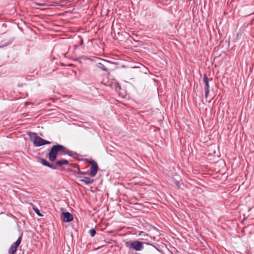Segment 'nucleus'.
Returning a JSON list of instances; mask_svg holds the SVG:
<instances>
[{
	"label": "nucleus",
	"mask_w": 254,
	"mask_h": 254,
	"mask_svg": "<svg viewBox=\"0 0 254 254\" xmlns=\"http://www.w3.org/2000/svg\"><path fill=\"white\" fill-rule=\"evenodd\" d=\"M65 150V147L62 145L57 144L53 146L48 155L49 160L51 162L55 161L58 155H64Z\"/></svg>",
	"instance_id": "nucleus-1"
},
{
	"label": "nucleus",
	"mask_w": 254,
	"mask_h": 254,
	"mask_svg": "<svg viewBox=\"0 0 254 254\" xmlns=\"http://www.w3.org/2000/svg\"><path fill=\"white\" fill-rule=\"evenodd\" d=\"M30 136H33L34 137L33 143L35 146L39 147L46 144H50L51 142L45 140L41 137L37 135L35 132H29Z\"/></svg>",
	"instance_id": "nucleus-2"
},
{
	"label": "nucleus",
	"mask_w": 254,
	"mask_h": 254,
	"mask_svg": "<svg viewBox=\"0 0 254 254\" xmlns=\"http://www.w3.org/2000/svg\"><path fill=\"white\" fill-rule=\"evenodd\" d=\"M22 236L23 233H21L18 239L16 241V242L11 244L8 250L9 254H14L15 253L18 247H19L21 242Z\"/></svg>",
	"instance_id": "nucleus-3"
},
{
	"label": "nucleus",
	"mask_w": 254,
	"mask_h": 254,
	"mask_svg": "<svg viewBox=\"0 0 254 254\" xmlns=\"http://www.w3.org/2000/svg\"><path fill=\"white\" fill-rule=\"evenodd\" d=\"M126 246H128L129 249H133L137 251H141L143 249V243L138 241H134L131 243H126Z\"/></svg>",
	"instance_id": "nucleus-4"
},
{
	"label": "nucleus",
	"mask_w": 254,
	"mask_h": 254,
	"mask_svg": "<svg viewBox=\"0 0 254 254\" xmlns=\"http://www.w3.org/2000/svg\"><path fill=\"white\" fill-rule=\"evenodd\" d=\"M89 162L91 164V166L90 169V172L89 175L91 177H94L97 174L98 170V166L97 163L92 159H90V160H89Z\"/></svg>",
	"instance_id": "nucleus-5"
},
{
	"label": "nucleus",
	"mask_w": 254,
	"mask_h": 254,
	"mask_svg": "<svg viewBox=\"0 0 254 254\" xmlns=\"http://www.w3.org/2000/svg\"><path fill=\"white\" fill-rule=\"evenodd\" d=\"M62 218L64 222H69L73 220V216L72 214L68 212H63Z\"/></svg>",
	"instance_id": "nucleus-6"
},
{
	"label": "nucleus",
	"mask_w": 254,
	"mask_h": 254,
	"mask_svg": "<svg viewBox=\"0 0 254 254\" xmlns=\"http://www.w3.org/2000/svg\"><path fill=\"white\" fill-rule=\"evenodd\" d=\"M111 88L115 90L117 92H119L121 89V86L119 83L116 81H113L109 85Z\"/></svg>",
	"instance_id": "nucleus-7"
},
{
	"label": "nucleus",
	"mask_w": 254,
	"mask_h": 254,
	"mask_svg": "<svg viewBox=\"0 0 254 254\" xmlns=\"http://www.w3.org/2000/svg\"><path fill=\"white\" fill-rule=\"evenodd\" d=\"M212 80V79H209L207 77L206 74H204L203 76V81L204 83V89H209V81Z\"/></svg>",
	"instance_id": "nucleus-8"
},
{
	"label": "nucleus",
	"mask_w": 254,
	"mask_h": 254,
	"mask_svg": "<svg viewBox=\"0 0 254 254\" xmlns=\"http://www.w3.org/2000/svg\"><path fill=\"white\" fill-rule=\"evenodd\" d=\"M66 154L74 158H76L78 156V154L76 152L68 150L66 147H65V150L64 152V155Z\"/></svg>",
	"instance_id": "nucleus-9"
},
{
	"label": "nucleus",
	"mask_w": 254,
	"mask_h": 254,
	"mask_svg": "<svg viewBox=\"0 0 254 254\" xmlns=\"http://www.w3.org/2000/svg\"><path fill=\"white\" fill-rule=\"evenodd\" d=\"M80 181L84 183L86 185L92 184L94 182V180L89 177H84L80 180Z\"/></svg>",
	"instance_id": "nucleus-10"
},
{
	"label": "nucleus",
	"mask_w": 254,
	"mask_h": 254,
	"mask_svg": "<svg viewBox=\"0 0 254 254\" xmlns=\"http://www.w3.org/2000/svg\"><path fill=\"white\" fill-rule=\"evenodd\" d=\"M56 164L60 166H62L64 164L71 165V164H69L68 161L66 159H63L61 160L57 161Z\"/></svg>",
	"instance_id": "nucleus-11"
},
{
	"label": "nucleus",
	"mask_w": 254,
	"mask_h": 254,
	"mask_svg": "<svg viewBox=\"0 0 254 254\" xmlns=\"http://www.w3.org/2000/svg\"><path fill=\"white\" fill-rule=\"evenodd\" d=\"M97 66L99 68L101 69L102 70H103L104 71H106V72H108V69L106 67L105 65L103 64H102V63H99L97 64Z\"/></svg>",
	"instance_id": "nucleus-12"
},
{
	"label": "nucleus",
	"mask_w": 254,
	"mask_h": 254,
	"mask_svg": "<svg viewBox=\"0 0 254 254\" xmlns=\"http://www.w3.org/2000/svg\"><path fill=\"white\" fill-rule=\"evenodd\" d=\"M173 182H174V183L175 184L176 187L178 189H181V184L180 183V182H179L177 180H174Z\"/></svg>",
	"instance_id": "nucleus-13"
},
{
	"label": "nucleus",
	"mask_w": 254,
	"mask_h": 254,
	"mask_svg": "<svg viewBox=\"0 0 254 254\" xmlns=\"http://www.w3.org/2000/svg\"><path fill=\"white\" fill-rule=\"evenodd\" d=\"M89 233L90 236L92 237H94L96 233V231L94 229H90L89 230Z\"/></svg>",
	"instance_id": "nucleus-14"
},
{
	"label": "nucleus",
	"mask_w": 254,
	"mask_h": 254,
	"mask_svg": "<svg viewBox=\"0 0 254 254\" xmlns=\"http://www.w3.org/2000/svg\"><path fill=\"white\" fill-rule=\"evenodd\" d=\"M34 211L35 212V213L39 216H42V214H41L40 213V210H39V209L35 206H34L33 207Z\"/></svg>",
	"instance_id": "nucleus-15"
},
{
	"label": "nucleus",
	"mask_w": 254,
	"mask_h": 254,
	"mask_svg": "<svg viewBox=\"0 0 254 254\" xmlns=\"http://www.w3.org/2000/svg\"><path fill=\"white\" fill-rule=\"evenodd\" d=\"M41 162L44 166H46L47 164L48 163V162L47 160L43 158L41 159Z\"/></svg>",
	"instance_id": "nucleus-16"
},
{
	"label": "nucleus",
	"mask_w": 254,
	"mask_h": 254,
	"mask_svg": "<svg viewBox=\"0 0 254 254\" xmlns=\"http://www.w3.org/2000/svg\"><path fill=\"white\" fill-rule=\"evenodd\" d=\"M204 91H205V97L206 99H207L208 94L209 93V89H204Z\"/></svg>",
	"instance_id": "nucleus-17"
},
{
	"label": "nucleus",
	"mask_w": 254,
	"mask_h": 254,
	"mask_svg": "<svg viewBox=\"0 0 254 254\" xmlns=\"http://www.w3.org/2000/svg\"><path fill=\"white\" fill-rule=\"evenodd\" d=\"M77 169H78V174H83V175H85V174H88V173L86 172H82V171H81L78 167H77Z\"/></svg>",
	"instance_id": "nucleus-18"
},
{
	"label": "nucleus",
	"mask_w": 254,
	"mask_h": 254,
	"mask_svg": "<svg viewBox=\"0 0 254 254\" xmlns=\"http://www.w3.org/2000/svg\"><path fill=\"white\" fill-rule=\"evenodd\" d=\"M49 168L53 169H56L57 166L56 165H54L51 163L50 165Z\"/></svg>",
	"instance_id": "nucleus-19"
},
{
	"label": "nucleus",
	"mask_w": 254,
	"mask_h": 254,
	"mask_svg": "<svg viewBox=\"0 0 254 254\" xmlns=\"http://www.w3.org/2000/svg\"><path fill=\"white\" fill-rule=\"evenodd\" d=\"M138 235H139V236L145 235V233H144V232H142V231H140V232H139V233Z\"/></svg>",
	"instance_id": "nucleus-20"
},
{
	"label": "nucleus",
	"mask_w": 254,
	"mask_h": 254,
	"mask_svg": "<svg viewBox=\"0 0 254 254\" xmlns=\"http://www.w3.org/2000/svg\"><path fill=\"white\" fill-rule=\"evenodd\" d=\"M101 84H103V85H105V86H109V85H108V84H106V83H104L103 81H102V82H101Z\"/></svg>",
	"instance_id": "nucleus-21"
},
{
	"label": "nucleus",
	"mask_w": 254,
	"mask_h": 254,
	"mask_svg": "<svg viewBox=\"0 0 254 254\" xmlns=\"http://www.w3.org/2000/svg\"><path fill=\"white\" fill-rule=\"evenodd\" d=\"M37 5H41V6H44L45 5V3H37Z\"/></svg>",
	"instance_id": "nucleus-22"
},
{
	"label": "nucleus",
	"mask_w": 254,
	"mask_h": 254,
	"mask_svg": "<svg viewBox=\"0 0 254 254\" xmlns=\"http://www.w3.org/2000/svg\"><path fill=\"white\" fill-rule=\"evenodd\" d=\"M51 163H50L49 162H48V163L47 164V165L46 166H47V167H49L50 166V165Z\"/></svg>",
	"instance_id": "nucleus-23"
}]
</instances>
